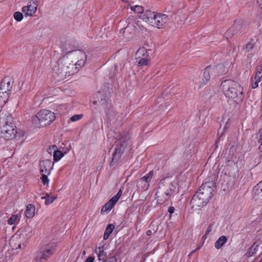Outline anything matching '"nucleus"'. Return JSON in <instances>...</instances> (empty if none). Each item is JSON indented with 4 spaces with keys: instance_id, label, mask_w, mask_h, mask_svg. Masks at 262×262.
Returning <instances> with one entry per match:
<instances>
[{
    "instance_id": "1",
    "label": "nucleus",
    "mask_w": 262,
    "mask_h": 262,
    "mask_svg": "<svg viewBox=\"0 0 262 262\" xmlns=\"http://www.w3.org/2000/svg\"><path fill=\"white\" fill-rule=\"evenodd\" d=\"M76 72L74 65L69 62L65 55L52 66L53 76L59 79H63Z\"/></svg>"
},
{
    "instance_id": "2",
    "label": "nucleus",
    "mask_w": 262,
    "mask_h": 262,
    "mask_svg": "<svg viewBox=\"0 0 262 262\" xmlns=\"http://www.w3.org/2000/svg\"><path fill=\"white\" fill-rule=\"evenodd\" d=\"M16 127L12 122L11 117L3 111L0 112V137L6 140L15 138Z\"/></svg>"
},
{
    "instance_id": "3",
    "label": "nucleus",
    "mask_w": 262,
    "mask_h": 262,
    "mask_svg": "<svg viewBox=\"0 0 262 262\" xmlns=\"http://www.w3.org/2000/svg\"><path fill=\"white\" fill-rule=\"evenodd\" d=\"M221 88L225 95L234 100L236 103L242 101L243 89L237 82L231 80H226L222 82Z\"/></svg>"
},
{
    "instance_id": "4",
    "label": "nucleus",
    "mask_w": 262,
    "mask_h": 262,
    "mask_svg": "<svg viewBox=\"0 0 262 262\" xmlns=\"http://www.w3.org/2000/svg\"><path fill=\"white\" fill-rule=\"evenodd\" d=\"M55 118V114L48 110L38 112L32 119V124L36 128H42L50 125Z\"/></svg>"
},
{
    "instance_id": "5",
    "label": "nucleus",
    "mask_w": 262,
    "mask_h": 262,
    "mask_svg": "<svg viewBox=\"0 0 262 262\" xmlns=\"http://www.w3.org/2000/svg\"><path fill=\"white\" fill-rule=\"evenodd\" d=\"M173 187L171 183H166L164 181L160 183L156 193L157 202L159 204H163L169 200L173 191Z\"/></svg>"
},
{
    "instance_id": "6",
    "label": "nucleus",
    "mask_w": 262,
    "mask_h": 262,
    "mask_svg": "<svg viewBox=\"0 0 262 262\" xmlns=\"http://www.w3.org/2000/svg\"><path fill=\"white\" fill-rule=\"evenodd\" d=\"M70 62L74 65L77 72L82 67L86 61V56L84 52L75 50L67 53L66 55Z\"/></svg>"
},
{
    "instance_id": "7",
    "label": "nucleus",
    "mask_w": 262,
    "mask_h": 262,
    "mask_svg": "<svg viewBox=\"0 0 262 262\" xmlns=\"http://www.w3.org/2000/svg\"><path fill=\"white\" fill-rule=\"evenodd\" d=\"M213 191L212 183L207 182L201 185L196 194L200 196V198L208 202L212 196Z\"/></svg>"
},
{
    "instance_id": "8",
    "label": "nucleus",
    "mask_w": 262,
    "mask_h": 262,
    "mask_svg": "<svg viewBox=\"0 0 262 262\" xmlns=\"http://www.w3.org/2000/svg\"><path fill=\"white\" fill-rule=\"evenodd\" d=\"M222 67V65L217 66L216 67H208L206 68L203 73L201 81H200V85L203 86L207 83L211 76L216 75V73H222V72L219 71V70Z\"/></svg>"
},
{
    "instance_id": "9",
    "label": "nucleus",
    "mask_w": 262,
    "mask_h": 262,
    "mask_svg": "<svg viewBox=\"0 0 262 262\" xmlns=\"http://www.w3.org/2000/svg\"><path fill=\"white\" fill-rule=\"evenodd\" d=\"M129 137L126 135L124 137H122L118 140V143L120 145V147H116L115 151L113 154V161L116 162L118 159L121 156L124 149L126 147L127 144L126 141L128 140Z\"/></svg>"
},
{
    "instance_id": "10",
    "label": "nucleus",
    "mask_w": 262,
    "mask_h": 262,
    "mask_svg": "<svg viewBox=\"0 0 262 262\" xmlns=\"http://www.w3.org/2000/svg\"><path fill=\"white\" fill-rule=\"evenodd\" d=\"M154 175L153 171H150L145 176L142 177L137 183V187L139 189L142 190H146L149 186V182L152 178Z\"/></svg>"
},
{
    "instance_id": "11",
    "label": "nucleus",
    "mask_w": 262,
    "mask_h": 262,
    "mask_svg": "<svg viewBox=\"0 0 262 262\" xmlns=\"http://www.w3.org/2000/svg\"><path fill=\"white\" fill-rule=\"evenodd\" d=\"M37 7V1L36 0H31L28 2L27 6H24L22 8V11L26 16H31L36 12Z\"/></svg>"
},
{
    "instance_id": "12",
    "label": "nucleus",
    "mask_w": 262,
    "mask_h": 262,
    "mask_svg": "<svg viewBox=\"0 0 262 262\" xmlns=\"http://www.w3.org/2000/svg\"><path fill=\"white\" fill-rule=\"evenodd\" d=\"M143 21L149 24L152 27L160 28L166 23L163 17H142Z\"/></svg>"
},
{
    "instance_id": "13",
    "label": "nucleus",
    "mask_w": 262,
    "mask_h": 262,
    "mask_svg": "<svg viewBox=\"0 0 262 262\" xmlns=\"http://www.w3.org/2000/svg\"><path fill=\"white\" fill-rule=\"evenodd\" d=\"M54 251V248L51 244L47 245L44 247L38 253L36 258L38 259H47L52 255Z\"/></svg>"
},
{
    "instance_id": "14",
    "label": "nucleus",
    "mask_w": 262,
    "mask_h": 262,
    "mask_svg": "<svg viewBox=\"0 0 262 262\" xmlns=\"http://www.w3.org/2000/svg\"><path fill=\"white\" fill-rule=\"evenodd\" d=\"M23 239H20V238L17 235V234L13 235L10 240V246L11 247L12 249H24L26 247V243L23 242Z\"/></svg>"
},
{
    "instance_id": "15",
    "label": "nucleus",
    "mask_w": 262,
    "mask_h": 262,
    "mask_svg": "<svg viewBox=\"0 0 262 262\" xmlns=\"http://www.w3.org/2000/svg\"><path fill=\"white\" fill-rule=\"evenodd\" d=\"M54 166V163L49 160H45L41 161L39 165V171L41 173L50 174L51 170Z\"/></svg>"
},
{
    "instance_id": "16",
    "label": "nucleus",
    "mask_w": 262,
    "mask_h": 262,
    "mask_svg": "<svg viewBox=\"0 0 262 262\" xmlns=\"http://www.w3.org/2000/svg\"><path fill=\"white\" fill-rule=\"evenodd\" d=\"M32 231L33 229L31 226H26L21 229L20 233L17 235L19 236L20 239H23L24 243H26L27 241L32 236Z\"/></svg>"
},
{
    "instance_id": "17",
    "label": "nucleus",
    "mask_w": 262,
    "mask_h": 262,
    "mask_svg": "<svg viewBox=\"0 0 262 262\" xmlns=\"http://www.w3.org/2000/svg\"><path fill=\"white\" fill-rule=\"evenodd\" d=\"M12 88V82L9 78H5L0 84V93L9 94Z\"/></svg>"
},
{
    "instance_id": "18",
    "label": "nucleus",
    "mask_w": 262,
    "mask_h": 262,
    "mask_svg": "<svg viewBox=\"0 0 262 262\" xmlns=\"http://www.w3.org/2000/svg\"><path fill=\"white\" fill-rule=\"evenodd\" d=\"M207 203V202L200 198V196L196 194L194 195L190 202L192 207L194 209H199Z\"/></svg>"
},
{
    "instance_id": "19",
    "label": "nucleus",
    "mask_w": 262,
    "mask_h": 262,
    "mask_svg": "<svg viewBox=\"0 0 262 262\" xmlns=\"http://www.w3.org/2000/svg\"><path fill=\"white\" fill-rule=\"evenodd\" d=\"M253 195L255 200H262V181L253 188Z\"/></svg>"
},
{
    "instance_id": "20",
    "label": "nucleus",
    "mask_w": 262,
    "mask_h": 262,
    "mask_svg": "<svg viewBox=\"0 0 262 262\" xmlns=\"http://www.w3.org/2000/svg\"><path fill=\"white\" fill-rule=\"evenodd\" d=\"M21 213L12 214L7 220V223L9 225H14L13 229L15 227V225L18 224L21 219Z\"/></svg>"
},
{
    "instance_id": "21",
    "label": "nucleus",
    "mask_w": 262,
    "mask_h": 262,
    "mask_svg": "<svg viewBox=\"0 0 262 262\" xmlns=\"http://www.w3.org/2000/svg\"><path fill=\"white\" fill-rule=\"evenodd\" d=\"M117 202L113 198L111 199L105 205L102 207L101 212L104 213L108 211H110L115 206Z\"/></svg>"
},
{
    "instance_id": "22",
    "label": "nucleus",
    "mask_w": 262,
    "mask_h": 262,
    "mask_svg": "<svg viewBox=\"0 0 262 262\" xmlns=\"http://www.w3.org/2000/svg\"><path fill=\"white\" fill-rule=\"evenodd\" d=\"M54 150L53 158L54 161H58L60 160L64 156V154L62 151L57 150V147L55 145H53L51 148H49V151Z\"/></svg>"
},
{
    "instance_id": "23",
    "label": "nucleus",
    "mask_w": 262,
    "mask_h": 262,
    "mask_svg": "<svg viewBox=\"0 0 262 262\" xmlns=\"http://www.w3.org/2000/svg\"><path fill=\"white\" fill-rule=\"evenodd\" d=\"M95 251L98 255L99 260H103L106 257V252L104 251V245L97 247Z\"/></svg>"
},
{
    "instance_id": "24",
    "label": "nucleus",
    "mask_w": 262,
    "mask_h": 262,
    "mask_svg": "<svg viewBox=\"0 0 262 262\" xmlns=\"http://www.w3.org/2000/svg\"><path fill=\"white\" fill-rule=\"evenodd\" d=\"M35 208L33 204H28L25 212V216L29 219L32 218L35 215Z\"/></svg>"
},
{
    "instance_id": "25",
    "label": "nucleus",
    "mask_w": 262,
    "mask_h": 262,
    "mask_svg": "<svg viewBox=\"0 0 262 262\" xmlns=\"http://www.w3.org/2000/svg\"><path fill=\"white\" fill-rule=\"evenodd\" d=\"M148 57V54L147 50L144 48H139L136 53V59H140L142 58Z\"/></svg>"
},
{
    "instance_id": "26",
    "label": "nucleus",
    "mask_w": 262,
    "mask_h": 262,
    "mask_svg": "<svg viewBox=\"0 0 262 262\" xmlns=\"http://www.w3.org/2000/svg\"><path fill=\"white\" fill-rule=\"evenodd\" d=\"M227 238L224 235L220 236L215 242L214 247L217 249H220L226 242Z\"/></svg>"
},
{
    "instance_id": "27",
    "label": "nucleus",
    "mask_w": 262,
    "mask_h": 262,
    "mask_svg": "<svg viewBox=\"0 0 262 262\" xmlns=\"http://www.w3.org/2000/svg\"><path fill=\"white\" fill-rule=\"evenodd\" d=\"M115 226L111 224H110L106 227L104 231L103 238L106 240L108 238L110 235L113 232L114 230Z\"/></svg>"
},
{
    "instance_id": "28",
    "label": "nucleus",
    "mask_w": 262,
    "mask_h": 262,
    "mask_svg": "<svg viewBox=\"0 0 262 262\" xmlns=\"http://www.w3.org/2000/svg\"><path fill=\"white\" fill-rule=\"evenodd\" d=\"M9 94L0 93V107L3 106L8 99Z\"/></svg>"
},
{
    "instance_id": "29",
    "label": "nucleus",
    "mask_w": 262,
    "mask_h": 262,
    "mask_svg": "<svg viewBox=\"0 0 262 262\" xmlns=\"http://www.w3.org/2000/svg\"><path fill=\"white\" fill-rule=\"evenodd\" d=\"M130 9L135 13L137 14H141L144 12V8L142 6L136 5L135 6H131Z\"/></svg>"
},
{
    "instance_id": "30",
    "label": "nucleus",
    "mask_w": 262,
    "mask_h": 262,
    "mask_svg": "<svg viewBox=\"0 0 262 262\" xmlns=\"http://www.w3.org/2000/svg\"><path fill=\"white\" fill-rule=\"evenodd\" d=\"M254 78L257 79V80L261 81L262 79V65L257 68V71Z\"/></svg>"
},
{
    "instance_id": "31",
    "label": "nucleus",
    "mask_w": 262,
    "mask_h": 262,
    "mask_svg": "<svg viewBox=\"0 0 262 262\" xmlns=\"http://www.w3.org/2000/svg\"><path fill=\"white\" fill-rule=\"evenodd\" d=\"M41 177H40V179L43 185L48 186L49 183V179L48 178V176L49 174H47L46 173H41Z\"/></svg>"
},
{
    "instance_id": "32",
    "label": "nucleus",
    "mask_w": 262,
    "mask_h": 262,
    "mask_svg": "<svg viewBox=\"0 0 262 262\" xmlns=\"http://www.w3.org/2000/svg\"><path fill=\"white\" fill-rule=\"evenodd\" d=\"M144 15L145 16H162V14L158 13L154 11H151L149 10L145 11Z\"/></svg>"
},
{
    "instance_id": "33",
    "label": "nucleus",
    "mask_w": 262,
    "mask_h": 262,
    "mask_svg": "<svg viewBox=\"0 0 262 262\" xmlns=\"http://www.w3.org/2000/svg\"><path fill=\"white\" fill-rule=\"evenodd\" d=\"M57 196H50L48 194V197H47V199L45 201V205L48 206L52 203L57 199Z\"/></svg>"
},
{
    "instance_id": "34",
    "label": "nucleus",
    "mask_w": 262,
    "mask_h": 262,
    "mask_svg": "<svg viewBox=\"0 0 262 262\" xmlns=\"http://www.w3.org/2000/svg\"><path fill=\"white\" fill-rule=\"evenodd\" d=\"M148 57L147 58H142V59L136 60L137 62H138V64L140 66L147 65L148 63Z\"/></svg>"
},
{
    "instance_id": "35",
    "label": "nucleus",
    "mask_w": 262,
    "mask_h": 262,
    "mask_svg": "<svg viewBox=\"0 0 262 262\" xmlns=\"http://www.w3.org/2000/svg\"><path fill=\"white\" fill-rule=\"evenodd\" d=\"M258 138V143L259 144V150L262 152V128L259 131Z\"/></svg>"
},
{
    "instance_id": "36",
    "label": "nucleus",
    "mask_w": 262,
    "mask_h": 262,
    "mask_svg": "<svg viewBox=\"0 0 262 262\" xmlns=\"http://www.w3.org/2000/svg\"><path fill=\"white\" fill-rule=\"evenodd\" d=\"M254 43L253 42V40H251L249 42H248L247 45L245 46V49L247 50H250L252 49L254 47Z\"/></svg>"
},
{
    "instance_id": "37",
    "label": "nucleus",
    "mask_w": 262,
    "mask_h": 262,
    "mask_svg": "<svg viewBox=\"0 0 262 262\" xmlns=\"http://www.w3.org/2000/svg\"><path fill=\"white\" fill-rule=\"evenodd\" d=\"M257 80V79H255V78L253 80V81H252V83L251 84V86H252V88L253 89H256V88L258 87V83L260 81V80Z\"/></svg>"
},
{
    "instance_id": "38",
    "label": "nucleus",
    "mask_w": 262,
    "mask_h": 262,
    "mask_svg": "<svg viewBox=\"0 0 262 262\" xmlns=\"http://www.w3.org/2000/svg\"><path fill=\"white\" fill-rule=\"evenodd\" d=\"M82 115H76L73 116L70 119L72 121H76L79 120L82 118Z\"/></svg>"
},
{
    "instance_id": "39",
    "label": "nucleus",
    "mask_w": 262,
    "mask_h": 262,
    "mask_svg": "<svg viewBox=\"0 0 262 262\" xmlns=\"http://www.w3.org/2000/svg\"><path fill=\"white\" fill-rule=\"evenodd\" d=\"M122 190L121 189H120L119 191L118 192V193H117L116 195H115V196H114L113 197V198L117 202H118V201L119 200L120 197L121 196V194H122Z\"/></svg>"
},
{
    "instance_id": "40",
    "label": "nucleus",
    "mask_w": 262,
    "mask_h": 262,
    "mask_svg": "<svg viewBox=\"0 0 262 262\" xmlns=\"http://www.w3.org/2000/svg\"><path fill=\"white\" fill-rule=\"evenodd\" d=\"M212 229H213V225L212 224L209 225L205 232V233L206 234L208 235L212 231Z\"/></svg>"
},
{
    "instance_id": "41",
    "label": "nucleus",
    "mask_w": 262,
    "mask_h": 262,
    "mask_svg": "<svg viewBox=\"0 0 262 262\" xmlns=\"http://www.w3.org/2000/svg\"><path fill=\"white\" fill-rule=\"evenodd\" d=\"M103 262H117V259L114 257H111L108 259L104 260Z\"/></svg>"
},
{
    "instance_id": "42",
    "label": "nucleus",
    "mask_w": 262,
    "mask_h": 262,
    "mask_svg": "<svg viewBox=\"0 0 262 262\" xmlns=\"http://www.w3.org/2000/svg\"><path fill=\"white\" fill-rule=\"evenodd\" d=\"M255 248H254L253 249L252 248H250L248 250V253H247L248 256H251L252 255V254H253L254 252L255 251Z\"/></svg>"
},
{
    "instance_id": "43",
    "label": "nucleus",
    "mask_w": 262,
    "mask_h": 262,
    "mask_svg": "<svg viewBox=\"0 0 262 262\" xmlns=\"http://www.w3.org/2000/svg\"><path fill=\"white\" fill-rule=\"evenodd\" d=\"M94 258L92 256H89L88 257V258L86 259L85 262H94Z\"/></svg>"
},
{
    "instance_id": "44",
    "label": "nucleus",
    "mask_w": 262,
    "mask_h": 262,
    "mask_svg": "<svg viewBox=\"0 0 262 262\" xmlns=\"http://www.w3.org/2000/svg\"><path fill=\"white\" fill-rule=\"evenodd\" d=\"M174 211V208L173 207L171 206V207H170L169 208V209H168V212H169V214H170V216H171V214H172V213H173Z\"/></svg>"
},
{
    "instance_id": "45",
    "label": "nucleus",
    "mask_w": 262,
    "mask_h": 262,
    "mask_svg": "<svg viewBox=\"0 0 262 262\" xmlns=\"http://www.w3.org/2000/svg\"><path fill=\"white\" fill-rule=\"evenodd\" d=\"M13 16H23V15L22 13L17 11L14 13Z\"/></svg>"
},
{
    "instance_id": "46",
    "label": "nucleus",
    "mask_w": 262,
    "mask_h": 262,
    "mask_svg": "<svg viewBox=\"0 0 262 262\" xmlns=\"http://www.w3.org/2000/svg\"><path fill=\"white\" fill-rule=\"evenodd\" d=\"M257 3L259 7L262 9V0H257Z\"/></svg>"
},
{
    "instance_id": "47",
    "label": "nucleus",
    "mask_w": 262,
    "mask_h": 262,
    "mask_svg": "<svg viewBox=\"0 0 262 262\" xmlns=\"http://www.w3.org/2000/svg\"><path fill=\"white\" fill-rule=\"evenodd\" d=\"M14 18L15 19L16 21L19 22V21H21V20L23 19V17H14Z\"/></svg>"
},
{
    "instance_id": "48",
    "label": "nucleus",
    "mask_w": 262,
    "mask_h": 262,
    "mask_svg": "<svg viewBox=\"0 0 262 262\" xmlns=\"http://www.w3.org/2000/svg\"><path fill=\"white\" fill-rule=\"evenodd\" d=\"M48 194H46V195L45 196H41V199L45 200V201H46L47 199V197H48Z\"/></svg>"
},
{
    "instance_id": "49",
    "label": "nucleus",
    "mask_w": 262,
    "mask_h": 262,
    "mask_svg": "<svg viewBox=\"0 0 262 262\" xmlns=\"http://www.w3.org/2000/svg\"><path fill=\"white\" fill-rule=\"evenodd\" d=\"M207 236H208V234H206V233H205V234L202 236V239H203L204 241L206 240V239L207 237Z\"/></svg>"
},
{
    "instance_id": "50",
    "label": "nucleus",
    "mask_w": 262,
    "mask_h": 262,
    "mask_svg": "<svg viewBox=\"0 0 262 262\" xmlns=\"http://www.w3.org/2000/svg\"><path fill=\"white\" fill-rule=\"evenodd\" d=\"M151 233H152V232H151V230H147V231H146V234H147V235H151Z\"/></svg>"
},
{
    "instance_id": "51",
    "label": "nucleus",
    "mask_w": 262,
    "mask_h": 262,
    "mask_svg": "<svg viewBox=\"0 0 262 262\" xmlns=\"http://www.w3.org/2000/svg\"><path fill=\"white\" fill-rule=\"evenodd\" d=\"M124 3H128V0H121Z\"/></svg>"
},
{
    "instance_id": "52",
    "label": "nucleus",
    "mask_w": 262,
    "mask_h": 262,
    "mask_svg": "<svg viewBox=\"0 0 262 262\" xmlns=\"http://www.w3.org/2000/svg\"><path fill=\"white\" fill-rule=\"evenodd\" d=\"M226 129V125L224 127L223 130L225 131Z\"/></svg>"
},
{
    "instance_id": "53",
    "label": "nucleus",
    "mask_w": 262,
    "mask_h": 262,
    "mask_svg": "<svg viewBox=\"0 0 262 262\" xmlns=\"http://www.w3.org/2000/svg\"><path fill=\"white\" fill-rule=\"evenodd\" d=\"M259 262H262V260H260Z\"/></svg>"
}]
</instances>
